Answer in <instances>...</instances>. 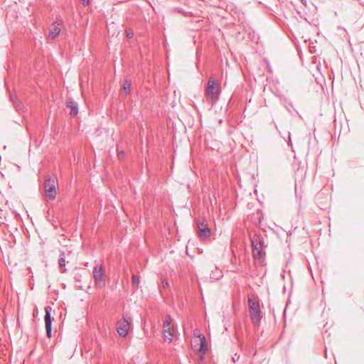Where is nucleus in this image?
<instances>
[{"mask_svg": "<svg viewBox=\"0 0 364 364\" xmlns=\"http://www.w3.org/2000/svg\"><path fill=\"white\" fill-rule=\"evenodd\" d=\"M221 93L220 83L214 77L210 76L208 79L207 87L205 90V101L213 106L217 103Z\"/></svg>", "mask_w": 364, "mask_h": 364, "instance_id": "f257e3e1", "label": "nucleus"}, {"mask_svg": "<svg viewBox=\"0 0 364 364\" xmlns=\"http://www.w3.org/2000/svg\"><path fill=\"white\" fill-rule=\"evenodd\" d=\"M248 306L252 323L258 325L262 318L259 299L252 294L248 296Z\"/></svg>", "mask_w": 364, "mask_h": 364, "instance_id": "f03ea898", "label": "nucleus"}, {"mask_svg": "<svg viewBox=\"0 0 364 364\" xmlns=\"http://www.w3.org/2000/svg\"><path fill=\"white\" fill-rule=\"evenodd\" d=\"M132 322L131 315L128 312L124 313L122 318L117 323V331L119 336L124 338L127 336Z\"/></svg>", "mask_w": 364, "mask_h": 364, "instance_id": "7ed1b4c3", "label": "nucleus"}, {"mask_svg": "<svg viewBox=\"0 0 364 364\" xmlns=\"http://www.w3.org/2000/svg\"><path fill=\"white\" fill-rule=\"evenodd\" d=\"M93 278L95 282V286L97 288H102L105 286V268L102 265H97L92 271Z\"/></svg>", "mask_w": 364, "mask_h": 364, "instance_id": "20e7f679", "label": "nucleus"}, {"mask_svg": "<svg viewBox=\"0 0 364 364\" xmlns=\"http://www.w3.org/2000/svg\"><path fill=\"white\" fill-rule=\"evenodd\" d=\"M44 189L48 198L50 199L55 198L56 196L55 179L48 176L45 181Z\"/></svg>", "mask_w": 364, "mask_h": 364, "instance_id": "39448f33", "label": "nucleus"}, {"mask_svg": "<svg viewBox=\"0 0 364 364\" xmlns=\"http://www.w3.org/2000/svg\"><path fill=\"white\" fill-rule=\"evenodd\" d=\"M254 257L261 258L264 254V242L259 237H255L252 240Z\"/></svg>", "mask_w": 364, "mask_h": 364, "instance_id": "423d86ee", "label": "nucleus"}, {"mask_svg": "<svg viewBox=\"0 0 364 364\" xmlns=\"http://www.w3.org/2000/svg\"><path fill=\"white\" fill-rule=\"evenodd\" d=\"M50 310L51 307L46 306L45 308V326H46V336L48 338L51 337V331H52V319L50 316Z\"/></svg>", "mask_w": 364, "mask_h": 364, "instance_id": "0eeeda50", "label": "nucleus"}, {"mask_svg": "<svg viewBox=\"0 0 364 364\" xmlns=\"http://www.w3.org/2000/svg\"><path fill=\"white\" fill-rule=\"evenodd\" d=\"M192 346L199 352L205 353L206 350L205 338L203 334H200L192 343Z\"/></svg>", "mask_w": 364, "mask_h": 364, "instance_id": "6e6552de", "label": "nucleus"}, {"mask_svg": "<svg viewBox=\"0 0 364 364\" xmlns=\"http://www.w3.org/2000/svg\"><path fill=\"white\" fill-rule=\"evenodd\" d=\"M198 228L199 230L198 236L200 239L205 240L210 237V230L205 221L198 222Z\"/></svg>", "mask_w": 364, "mask_h": 364, "instance_id": "1a4fd4ad", "label": "nucleus"}, {"mask_svg": "<svg viewBox=\"0 0 364 364\" xmlns=\"http://www.w3.org/2000/svg\"><path fill=\"white\" fill-rule=\"evenodd\" d=\"M60 25H61L60 23L55 22V23H53L51 26V27L50 28V31H49V36L51 38H55L56 36H58L60 34V31H61Z\"/></svg>", "mask_w": 364, "mask_h": 364, "instance_id": "9d476101", "label": "nucleus"}, {"mask_svg": "<svg viewBox=\"0 0 364 364\" xmlns=\"http://www.w3.org/2000/svg\"><path fill=\"white\" fill-rule=\"evenodd\" d=\"M66 107L70 108V114L72 117H75L77 114V113H78V106H77V104L75 102H74L73 100L68 101L66 102Z\"/></svg>", "mask_w": 364, "mask_h": 364, "instance_id": "9b49d317", "label": "nucleus"}, {"mask_svg": "<svg viewBox=\"0 0 364 364\" xmlns=\"http://www.w3.org/2000/svg\"><path fill=\"white\" fill-rule=\"evenodd\" d=\"M223 277V273L221 269L218 267H215L210 274V279L213 281L219 280Z\"/></svg>", "mask_w": 364, "mask_h": 364, "instance_id": "f8f14e48", "label": "nucleus"}, {"mask_svg": "<svg viewBox=\"0 0 364 364\" xmlns=\"http://www.w3.org/2000/svg\"><path fill=\"white\" fill-rule=\"evenodd\" d=\"M164 333V340L171 342L173 340V328L171 326L167 327H163Z\"/></svg>", "mask_w": 364, "mask_h": 364, "instance_id": "ddd939ff", "label": "nucleus"}, {"mask_svg": "<svg viewBox=\"0 0 364 364\" xmlns=\"http://www.w3.org/2000/svg\"><path fill=\"white\" fill-rule=\"evenodd\" d=\"M58 264L60 267H65V252H62L60 255L59 259H58Z\"/></svg>", "mask_w": 364, "mask_h": 364, "instance_id": "4468645a", "label": "nucleus"}, {"mask_svg": "<svg viewBox=\"0 0 364 364\" xmlns=\"http://www.w3.org/2000/svg\"><path fill=\"white\" fill-rule=\"evenodd\" d=\"M132 279V284H133L134 287L135 289H137L139 287V285L140 283L139 277L136 274H133Z\"/></svg>", "mask_w": 364, "mask_h": 364, "instance_id": "2eb2a0df", "label": "nucleus"}, {"mask_svg": "<svg viewBox=\"0 0 364 364\" xmlns=\"http://www.w3.org/2000/svg\"><path fill=\"white\" fill-rule=\"evenodd\" d=\"M123 89L127 94L130 92L131 89V82L127 80H125L122 85Z\"/></svg>", "mask_w": 364, "mask_h": 364, "instance_id": "dca6fc26", "label": "nucleus"}, {"mask_svg": "<svg viewBox=\"0 0 364 364\" xmlns=\"http://www.w3.org/2000/svg\"><path fill=\"white\" fill-rule=\"evenodd\" d=\"M172 322V318L171 316L167 315L165 317V320L163 323V327H167L168 326H171V323Z\"/></svg>", "mask_w": 364, "mask_h": 364, "instance_id": "f3484780", "label": "nucleus"}, {"mask_svg": "<svg viewBox=\"0 0 364 364\" xmlns=\"http://www.w3.org/2000/svg\"><path fill=\"white\" fill-rule=\"evenodd\" d=\"M161 282L164 289H166L168 287V282L164 277L161 278Z\"/></svg>", "mask_w": 364, "mask_h": 364, "instance_id": "a211bd4d", "label": "nucleus"}, {"mask_svg": "<svg viewBox=\"0 0 364 364\" xmlns=\"http://www.w3.org/2000/svg\"><path fill=\"white\" fill-rule=\"evenodd\" d=\"M124 156V151H119L118 152V157L119 159H122Z\"/></svg>", "mask_w": 364, "mask_h": 364, "instance_id": "6ab92c4d", "label": "nucleus"}, {"mask_svg": "<svg viewBox=\"0 0 364 364\" xmlns=\"http://www.w3.org/2000/svg\"><path fill=\"white\" fill-rule=\"evenodd\" d=\"M89 2V0H80V3L84 6L87 5Z\"/></svg>", "mask_w": 364, "mask_h": 364, "instance_id": "aec40b11", "label": "nucleus"}, {"mask_svg": "<svg viewBox=\"0 0 364 364\" xmlns=\"http://www.w3.org/2000/svg\"><path fill=\"white\" fill-rule=\"evenodd\" d=\"M127 36L128 38H132V33L131 34V33H128V32L127 31Z\"/></svg>", "mask_w": 364, "mask_h": 364, "instance_id": "412c9836", "label": "nucleus"}, {"mask_svg": "<svg viewBox=\"0 0 364 364\" xmlns=\"http://www.w3.org/2000/svg\"><path fill=\"white\" fill-rule=\"evenodd\" d=\"M66 272V269H64L62 271V272Z\"/></svg>", "mask_w": 364, "mask_h": 364, "instance_id": "4be33fe9", "label": "nucleus"}]
</instances>
